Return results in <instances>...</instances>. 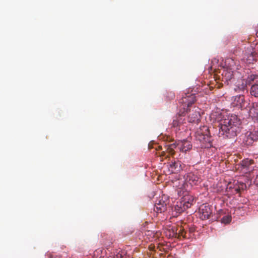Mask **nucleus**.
<instances>
[{
    "label": "nucleus",
    "instance_id": "423d86ee",
    "mask_svg": "<svg viewBox=\"0 0 258 258\" xmlns=\"http://www.w3.org/2000/svg\"><path fill=\"white\" fill-rule=\"evenodd\" d=\"M167 235L169 237H175L181 238V237L184 239H189L190 235H187L186 232L185 231V229L183 226H179L177 227H172L169 229L167 233Z\"/></svg>",
    "mask_w": 258,
    "mask_h": 258
},
{
    "label": "nucleus",
    "instance_id": "a878e982",
    "mask_svg": "<svg viewBox=\"0 0 258 258\" xmlns=\"http://www.w3.org/2000/svg\"><path fill=\"white\" fill-rule=\"evenodd\" d=\"M240 187H235L234 188V190L236 192V193H240Z\"/></svg>",
    "mask_w": 258,
    "mask_h": 258
},
{
    "label": "nucleus",
    "instance_id": "412c9836",
    "mask_svg": "<svg viewBox=\"0 0 258 258\" xmlns=\"http://www.w3.org/2000/svg\"><path fill=\"white\" fill-rule=\"evenodd\" d=\"M250 94L255 97H258V84L251 86Z\"/></svg>",
    "mask_w": 258,
    "mask_h": 258
},
{
    "label": "nucleus",
    "instance_id": "b1692460",
    "mask_svg": "<svg viewBox=\"0 0 258 258\" xmlns=\"http://www.w3.org/2000/svg\"><path fill=\"white\" fill-rule=\"evenodd\" d=\"M124 254L125 253L124 251H121V252H119L116 255H113L111 258H126Z\"/></svg>",
    "mask_w": 258,
    "mask_h": 258
},
{
    "label": "nucleus",
    "instance_id": "ddd939ff",
    "mask_svg": "<svg viewBox=\"0 0 258 258\" xmlns=\"http://www.w3.org/2000/svg\"><path fill=\"white\" fill-rule=\"evenodd\" d=\"M232 105L239 109H242L244 107L245 100L243 95L236 96L232 101Z\"/></svg>",
    "mask_w": 258,
    "mask_h": 258
},
{
    "label": "nucleus",
    "instance_id": "6e6552de",
    "mask_svg": "<svg viewBox=\"0 0 258 258\" xmlns=\"http://www.w3.org/2000/svg\"><path fill=\"white\" fill-rule=\"evenodd\" d=\"M169 205V199L166 196H163L156 201L154 206V211L157 213L166 211Z\"/></svg>",
    "mask_w": 258,
    "mask_h": 258
},
{
    "label": "nucleus",
    "instance_id": "1a4fd4ad",
    "mask_svg": "<svg viewBox=\"0 0 258 258\" xmlns=\"http://www.w3.org/2000/svg\"><path fill=\"white\" fill-rule=\"evenodd\" d=\"M199 217L203 220H207L212 214V211L209 205L203 204L199 208Z\"/></svg>",
    "mask_w": 258,
    "mask_h": 258
},
{
    "label": "nucleus",
    "instance_id": "bb28decb",
    "mask_svg": "<svg viewBox=\"0 0 258 258\" xmlns=\"http://www.w3.org/2000/svg\"><path fill=\"white\" fill-rule=\"evenodd\" d=\"M218 60L216 59V58H214L213 60H212V62L214 63V62H218Z\"/></svg>",
    "mask_w": 258,
    "mask_h": 258
},
{
    "label": "nucleus",
    "instance_id": "c85d7f7f",
    "mask_svg": "<svg viewBox=\"0 0 258 258\" xmlns=\"http://www.w3.org/2000/svg\"><path fill=\"white\" fill-rule=\"evenodd\" d=\"M256 36L258 37V31L256 32Z\"/></svg>",
    "mask_w": 258,
    "mask_h": 258
},
{
    "label": "nucleus",
    "instance_id": "0eeeda50",
    "mask_svg": "<svg viewBox=\"0 0 258 258\" xmlns=\"http://www.w3.org/2000/svg\"><path fill=\"white\" fill-rule=\"evenodd\" d=\"M226 63L230 66L223 68L222 75L223 76V79H225L226 81H228L233 78L235 68L233 67V64L234 63V61L233 59L230 58L227 59L226 60Z\"/></svg>",
    "mask_w": 258,
    "mask_h": 258
},
{
    "label": "nucleus",
    "instance_id": "9d476101",
    "mask_svg": "<svg viewBox=\"0 0 258 258\" xmlns=\"http://www.w3.org/2000/svg\"><path fill=\"white\" fill-rule=\"evenodd\" d=\"M184 179L186 183L182 181V184L183 183H186L187 184V183L188 182L191 185H197L201 182V179L199 176L193 172L187 173L184 176Z\"/></svg>",
    "mask_w": 258,
    "mask_h": 258
},
{
    "label": "nucleus",
    "instance_id": "393cba45",
    "mask_svg": "<svg viewBox=\"0 0 258 258\" xmlns=\"http://www.w3.org/2000/svg\"><path fill=\"white\" fill-rule=\"evenodd\" d=\"M184 229H185V231L186 232V235H190V237H189V238L191 237V234L194 232V229L192 228H189L188 229V232H187L186 229H187V227H184L183 226Z\"/></svg>",
    "mask_w": 258,
    "mask_h": 258
},
{
    "label": "nucleus",
    "instance_id": "4be33fe9",
    "mask_svg": "<svg viewBox=\"0 0 258 258\" xmlns=\"http://www.w3.org/2000/svg\"><path fill=\"white\" fill-rule=\"evenodd\" d=\"M245 58L246 62L248 63H253L255 61V54L253 52H251L249 54L247 55Z\"/></svg>",
    "mask_w": 258,
    "mask_h": 258
},
{
    "label": "nucleus",
    "instance_id": "f03ea898",
    "mask_svg": "<svg viewBox=\"0 0 258 258\" xmlns=\"http://www.w3.org/2000/svg\"><path fill=\"white\" fill-rule=\"evenodd\" d=\"M240 120L237 115L227 116L221 119L219 124V136L231 139L237 136L240 132Z\"/></svg>",
    "mask_w": 258,
    "mask_h": 258
},
{
    "label": "nucleus",
    "instance_id": "f3484780",
    "mask_svg": "<svg viewBox=\"0 0 258 258\" xmlns=\"http://www.w3.org/2000/svg\"><path fill=\"white\" fill-rule=\"evenodd\" d=\"M174 209L177 213H181L187 209L185 208V206H184L183 203L180 200L177 202L176 204L174 206Z\"/></svg>",
    "mask_w": 258,
    "mask_h": 258
},
{
    "label": "nucleus",
    "instance_id": "a211bd4d",
    "mask_svg": "<svg viewBox=\"0 0 258 258\" xmlns=\"http://www.w3.org/2000/svg\"><path fill=\"white\" fill-rule=\"evenodd\" d=\"M250 115L253 118L258 119V103H254L249 110Z\"/></svg>",
    "mask_w": 258,
    "mask_h": 258
},
{
    "label": "nucleus",
    "instance_id": "dca6fc26",
    "mask_svg": "<svg viewBox=\"0 0 258 258\" xmlns=\"http://www.w3.org/2000/svg\"><path fill=\"white\" fill-rule=\"evenodd\" d=\"M192 148V145L190 142L187 140L181 141L180 144V150L183 152H186L190 150Z\"/></svg>",
    "mask_w": 258,
    "mask_h": 258
},
{
    "label": "nucleus",
    "instance_id": "aec40b11",
    "mask_svg": "<svg viewBox=\"0 0 258 258\" xmlns=\"http://www.w3.org/2000/svg\"><path fill=\"white\" fill-rule=\"evenodd\" d=\"M176 144L175 143H169L166 145V151L170 154H174V149L176 148Z\"/></svg>",
    "mask_w": 258,
    "mask_h": 258
},
{
    "label": "nucleus",
    "instance_id": "5701e85b",
    "mask_svg": "<svg viewBox=\"0 0 258 258\" xmlns=\"http://www.w3.org/2000/svg\"><path fill=\"white\" fill-rule=\"evenodd\" d=\"M231 220V217L229 215H226L222 217L221 219V222L225 224L229 223Z\"/></svg>",
    "mask_w": 258,
    "mask_h": 258
},
{
    "label": "nucleus",
    "instance_id": "cd10ccee",
    "mask_svg": "<svg viewBox=\"0 0 258 258\" xmlns=\"http://www.w3.org/2000/svg\"><path fill=\"white\" fill-rule=\"evenodd\" d=\"M165 154H166L165 152L164 151H163V152H162V154H161V156H165Z\"/></svg>",
    "mask_w": 258,
    "mask_h": 258
},
{
    "label": "nucleus",
    "instance_id": "2eb2a0df",
    "mask_svg": "<svg viewBox=\"0 0 258 258\" xmlns=\"http://www.w3.org/2000/svg\"><path fill=\"white\" fill-rule=\"evenodd\" d=\"M179 115L176 116L175 119H173L172 122V126L174 127H180V126L184 123L185 118H183L182 116L184 114H181L180 112V108H179Z\"/></svg>",
    "mask_w": 258,
    "mask_h": 258
},
{
    "label": "nucleus",
    "instance_id": "f257e3e1",
    "mask_svg": "<svg viewBox=\"0 0 258 258\" xmlns=\"http://www.w3.org/2000/svg\"><path fill=\"white\" fill-rule=\"evenodd\" d=\"M196 101L195 94L190 93H184L179 101L180 112L184 114L188 113V120L189 122L198 123L200 121V109L192 106Z\"/></svg>",
    "mask_w": 258,
    "mask_h": 258
},
{
    "label": "nucleus",
    "instance_id": "6ab92c4d",
    "mask_svg": "<svg viewBox=\"0 0 258 258\" xmlns=\"http://www.w3.org/2000/svg\"><path fill=\"white\" fill-rule=\"evenodd\" d=\"M92 258H106L105 251L101 249H96L93 253Z\"/></svg>",
    "mask_w": 258,
    "mask_h": 258
},
{
    "label": "nucleus",
    "instance_id": "7ed1b4c3",
    "mask_svg": "<svg viewBox=\"0 0 258 258\" xmlns=\"http://www.w3.org/2000/svg\"><path fill=\"white\" fill-rule=\"evenodd\" d=\"M196 138L202 143V147L209 148L212 146V137L207 126L200 127L196 132Z\"/></svg>",
    "mask_w": 258,
    "mask_h": 258
},
{
    "label": "nucleus",
    "instance_id": "39448f33",
    "mask_svg": "<svg viewBox=\"0 0 258 258\" xmlns=\"http://www.w3.org/2000/svg\"><path fill=\"white\" fill-rule=\"evenodd\" d=\"M258 84V75L250 74L245 79L238 81L237 84L238 88L240 90H244L247 85H254Z\"/></svg>",
    "mask_w": 258,
    "mask_h": 258
},
{
    "label": "nucleus",
    "instance_id": "4468645a",
    "mask_svg": "<svg viewBox=\"0 0 258 258\" xmlns=\"http://www.w3.org/2000/svg\"><path fill=\"white\" fill-rule=\"evenodd\" d=\"M242 169H245L246 172H250L253 169L254 161L248 158L243 160L240 163Z\"/></svg>",
    "mask_w": 258,
    "mask_h": 258
},
{
    "label": "nucleus",
    "instance_id": "20e7f679",
    "mask_svg": "<svg viewBox=\"0 0 258 258\" xmlns=\"http://www.w3.org/2000/svg\"><path fill=\"white\" fill-rule=\"evenodd\" d=\"M188 185L186 183H183L181 186H179L176 191L179 196H182L180 200L185 206V208H190L191 205L196 203L194 197L187 194Z\"/></svg>",
    "mask_w": 258,
    "mask_h": 258
},
{
    "label": "nucleus",
    "instance_id": "9b49d317",
    "mask_svg": "<svg viewBox=\"0 0 258 258\" xmlns=\"http://www.w3.org/2000/svg\"><path fill=\"white\" fill-rule=\"evenodd\" d=\"M185 167V165L178 160H174L169 163V169L172 173L179 172Z\"/></svg>",
    "mask_w": 258,
    "mask_h": 258
},
{
    "label": "nucleus",
    "instance_id": "f8f14e48",
    "mask_svg": "<svg viewBox=\"0 0 258 258\" xmlns=\"http://www.w3.org/2000/svg\"><path fill=\"white\" fill-rule=\"evenodd\" d=\"M258 140V129L254 130L252 132H247L244 139V142L246 145L249 146L251 145L254 141H256Z\"/></svg>",
    "mask_w": 258,
    "mask_h": 258
}]
</instances>
